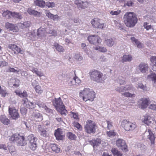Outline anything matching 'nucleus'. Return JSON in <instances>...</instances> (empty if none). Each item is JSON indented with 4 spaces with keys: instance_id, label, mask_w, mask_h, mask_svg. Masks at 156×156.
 <instances>
[{
    "instance_id": "4c0bfd02",
    "label": "nucleus",
    "mask_w": 156,
    "mask_h": 156,
    "mask_svg": "<svg viewBox=\"0 0 156 156\" xmlns=\"http://www.w3.org/2000/svg\"><path fill=\"white\" fill-rule=\"evenodd\" d=\"M148 78L151 79L154 83H156V74L154 73H152L148 76Z\"/></svg>"
},
{
    "instance_id": "f8f14e48",
    "label": "nucleus",
    "mask_w": 156,
    "mask_h": 156,
    "mask_svg": "<svg viewBox=\"0 0 156 156\" xmlns=\"http://www.w3.org/2000/svg\"><path fill=\"white\" fill-rule=\"evenodd\" d=\"M9 116L12 119L16 120L20 117L17 111L14 108L9 107Z\"/></svg>"
},
{
    "instance_id": "2f4dec72",
    "label": "nucleus",
    "mask_w": 156,
    "mask_h": 156,
    "mask_svg": "<svg viewBox=\"0 0 156 156\" xmlns=\"http://www.w3.org/2000/svg\"><path fill=\"white\" fill-rule=\"evenodd\" d=\"M51 147L52 150L56 153H59L60 151V148L58 145L55 144H52L51 145Z\"/></svg>"
},
{
    "instance_id": "7ed1b4c3",
    "label": "nucleus",
    "mask_w": 156,
    "mask_h": 156,
    "mask_svg": "<svg viewBox=\"0 0 156 156\" xmlns=\"http://www.w3.org/2000/svg\"><path fill=\"white\" fill-rule=\"evenodd\" d=\"M80 96L85 101L88 100L92 101L95 97V94L93 91L90 90L89 88H86L82 91L80 92Z\"/></svg>"
},
{
    "instance_id": "603ef678",
    "label": "nucleus",
    "mask_w": 156,
    "mask_h": 156,
    "mask_svg": "<svg viewBox=\"0 0 156 156\" xmlns=\"http://www.w3.org/2000/svg\"><path fill=\"white\" fill-rule=\"evenodd\" d=\"M134 3L130 0H127L126 2L124 3V6H127L128 7L132 6L134 5Z\"/></svg>"
},
{
    "instance_id": "5fc2aeb1",
    "label": "nucleus",
    "mask_w": 156,
    "mask_h": 156,
    "mask_svg": "<svg viewBox=\"0 0 156 156\" xmlns=\"http://www.w3.org/2000/svg\"><path fill=\"white\" fill-rule=\"evenodd\" d=\"M115 90L119 92H122L125 91L126 89L124 86L118 87L115 88Z\"/></svg>"
},
{
    "instance_id": "09e8293b",
    "label": "nucleus",
    "mask_w": 156,
    "mask_h": 156,
    "mask_svg": "<svg viewBox=\"0 0 156 156\" xmlns=\"http://www.w3.org/2000/svg\"><path fill=\"white\" fill-rule=\"evenodd\" d=\"M9 152L12 155L14 156L16 153L15 148L13 146H11L9 148Z\"/></svg>"
},
{
    "instance_id": "cd10ccee",
    "label": "nucleus",
    "mask_w": 156,
    "mask_h": 156,
    "mask_svg": "<svg viewBox=\"0 0 156 156\" xmlns=\"http://www.w3.org/2000/svg\"><path fill=\"white\" fill-rule=\"evenodd\" d=\"M141 101H142L141 104V108L144 109L147 108L148 105V101L146 98L141 99Z\"/></svg>"
},
{
    "instance_id": "13d9d810",
    "label": "nucleus",
    "mask_w": 156,
    "mask_h": 156,
    "mask_svg": "<svg viewBox=\"0 0 156 156\" xmlns=\"http://www.w3.org/2000/svg\"><path fill=\"white\" fill-rule=\"evenodd\" d=\"M74 77L73 78H70L68 80V84L69 86L75 85V82Z\"/></svg>"
},
{
    "instance_id": "8fccbe9b",
    "label": "nucleus",
    "mask_w": 156,
    "mask_h": 156,
    "mask_svg": "<svg viewBox=\"0 0 156 156\" xmlns=\"http://www.w3.org/2000/svg\"><path fill=\"white\" fill-rule=\"evenodd\" d=\"M48 33L50 36H55L57 35V31L53 30H50L47 31Z\"/></svg>"
},
{
    "instance_id": "3c124183",
    "label": "nucleus",
    "mask_w": 156,
    "mask_h": 156,
    "mask_svg": "<svg viewBox=\"0 0 156 156\" xmlns=\"http://www.w3.org/2000/svg\"><path fill=\"white\" fill-rule=\"evenodd\" d=\"M74 58L77 60L81 61L83 60V57L80 54L77 53L75 54Z\"/></svg>"
},
{
    "instance_id": "c756f323",
    "label": "nucleus",
    "mask_w": 156,
    "mask_h": 156,
    "mask_svg": "<svg viewBox=\"0 0 156 156\" xmlns=\"http://www.w3.org/2000/svg\"><path fill=\"white\" fill-rule=\"evenodd\" d=\"M30 68V70L33 73H35L37 76L41 77L43 76V73H41V72L38 71V69L37 68L32 67Z\"/></svg>"
},
{
    "instance_id": "de8ad7c7",
    "label": "nucleus",
    "mask_w": 156,
    "mask_h": 156,
    "mask_svg": "<svg viewBox=\"0 0 156 156\" xmlns=\"http://www.w3.org/2000/svg\"><path fill=\"white\" fill-rule=\"evenodd\" d=\"M44 30L42 28H39L37 31V35L39 37L44 35Z\"/></svg>"
},
{
    "instance_id": "1a4fd4ad",
    "label": "nucleus",
    "mask_w": 156,
    "mask_h": 156,
    "mask_svg": "<svg viewBox=\"0 0 156 156\" xmlns=\"http://www.w3.org/2000/svg\"><path fill=\"white\" fill-rule=\"evenodd\" d=\"M117 146L120 149L124 152H127L128 149L124 140L122 139H119L116 141Z\"/></svg>"
},
{
    "instance_id": "412c9836",
    "label": "nucleus",
    "mask_w": 156,
    "mask_h": 156,
    "mask_svg": "<svg viewBox=\"0 0 156 156\" xmlns=\"http://www.w3.org/2000/svg\"><path fill=\"white\" fill-rule=\"evenodd\" d=\"M142 120L145 124L149 125L152 123L153 121V119L150 116L147 115L144 117V118L142 119Z\"/></svg>"
},
{
    "instance_id": "a19ab883",
    "label": "nucleus",
    "mask_w": 156,
    "mask_h": 156,
    "mask_svg": "<svg viewBox=\"0 0 156 156\" xmlns=\"http://www.w3.org/2000/svg\"><path fill=\"white\" fill-rule=\"evenodd\" d=\"M122 95L125 97L133 98L135 97V94H131L129 92H126L122 94Z\"/></svg>"
},
{
    "instance_id": "864d4df0",
    "label": "nucleus",
    "mask_w": 156,
    "mask_h": 156,
    "mask_svg": "<svg viewBox=\"0 0 156 156\" xmlns=\"http://www.w3.org/2000/svg\"><path fill=\"white\" fill-rule=\"evenodd\" d=\"M45 5L48 8H53L55 7V4L53 2H47L46 3Z\"/></svg>"
},
{
    "instance_id": "5701e85b",
    "label": "nucleus",
    "mask_w": 156,
    "mask_h": 156,
    "mask_svg": "<svg viewBox=\"0 0 156 156\" xmlns=\"http://www.w3.org/2000/svg\"><path fill=\"white\" fill-rule=\"evenodd\" d=\"M34 4L36 6L43 8L45 6L46 3L43 0H36L34 1Z\"/></svg>"
},
{
    "instance_id": "f3484780",
    "label": "nucleus",
    "mask_w": 156,
    "mask_h": 156,
    "mask_svg": "<svg viewBox=\"0 0 156 156\" xmlns=\"http://www.w3.org/2000/svg\"><path fill=\"white\" fill-rule=\"evenodd\" d=\"M23 103L24 106L29 109H32L34 108L36 106L34 103H32L28 101L27 98H23Z\"/></svg>"
},
{
    "instance_id": "a18cd8bd",
    "label": "nucleus",
    "mask_w": 156,
    "mask_h": 156,
    "mask_svg": "<svg viewBox=\"0 0 156 156\" xmlns=\"http://www.w3.org/2000/svg\"><path fill=\"white\" fill-rule=\"evenodd\" d=\"M95 49L98 50L100 52H105L107 51L106 48L104 47L97 46L95 48Z\"/></svg>"
},
{
    "instance_id": "e2e57ef3",
    "label": "nucleus",
    "mask_w": 156,
    "mask_h": 156,
    "mask_svg": "<svg viewBox=\"0 0 156 156\" xmlns=\"http://www.w3.org/2000/svg\"><path fill=\"white\" fill-rule=\"evenodd\" d=\"M13 51H14V53L15 54L18 53L22 54L23 52V51L20 48H18L17 45L16 46V48H15L14 50Z\"/></svg>"
},
{
    "instance_id": "72a5a7b5",
    "label": "nucleus",
    "mask_w": 156,
    "mask_h": 156,
    "mask_svg": "<svg viewBox=\"0 0 156 156\" xmlns=\"http://www.w3.org/2000/svg\"><path fill=\"white\" fill-rule=\"evenodd\" d=\"M0 121L2 123L5 125H8L9 122L8 119L6 118L4 116H2L0 117Z\"/></svg>"
},
{
    "instance_id": "473e14b6",
    "label": "nucleus",
    "mask_w": 156,
    "mask_h": 156,
    "mask_svg": "<svg viewBox=\"0 0 156 156\" xmlns=\"http://www.w3.org/2000/svg\"><path fill=\"white\" fill-rule=\"evenodd\" d=\"M111 151L114 156H122V154L116 148H112Z\"/></svg>"
},
{
    "instance_id": "4be33fe9",
    "label": "nucleus",
    "mask_w": 156,
    "mask_h": 156,
    "mask_svg": "<svg viewBox=\"0 0 156 156\" xmlns=\"http://www.w3.org/2000/svg\"><path fill=\"white\" fill-rule=\"evenodd\" d=\"M62 134V132L61 130L59 129H58L55 130L54 135L57 140H62L63 138Z\"/></svg>"
},
{
    "instance_id": "e433bc0d",
    "label": "nucleus",
    "mask_w": 156,
    "mask_h": 156,
    "mask_svg": "<svg viewBox=\"0 0 156 156\" xmlns=\"http://www.w3.org/2000/svg\"><path fill=\"white\" fill-rule=\"evenodd\" d=\"M117 82L120 85H124L126 84V81L124 80V78L122 77H119L116 80Z\"/></svg>"
},
{
    "instance_id": "a878e982",
    "label": "nucleus",
    "mask_w": 156,
    "mask_h": 156,
    "mask_svg": "<svg viewBox=\"0 0 156 156\" xmlns=\"http://www.w3.org/2000/svg\"><path fill=\"white\" fill-rule=\"evenodd\" d=\"M132 57L130 55H123L121 62H130L132 60Z\"/></svg>"
},
{
    "instance_id": "6e6552de",
    "label": "nucleus",
    "mask_w": 156,
    "mask_h": 156,
    "mask_svg": "<svg viewBox=\"0 0 156 156\" xmlns=\"http://www.w3.org/2000/svg\"><path fill=\"white\" fill-rule=\"evenodd\" d=\"M88 40L90 43L95 45H99L102 41L101 39L99 36L95 35L89 36Z\"/></svg>"
},
{
    "instance_id": "20e7f679",
    "label": "nucleus",
    "mask_w": 156,
    "mask_h": 156,
    "mask_svg": "<svg viewBox=\"0 0 156 156\" xmlns=\"http://www.w3.org/2000/svg\"><path fill=\"white\" fill-rule=\"evenodd\" d=\"M9 140L11 142H16L18 146H25L27 144V141L25 140L24 136H21L19 134L13 135L9 138Z\"/></svg>"
},
{
    "instance_id": "423d86ee",
    "label": "nucleus",
    "mask_w": 156,
    "mask_h": 156,
    "mask_svg": "<svg viewBox=\"0 0 156 156\" xmlns=\"http://www.w3.org/2000/svg\"><path fill=\"white\" fill-rule=\"evenodd\" d=\"M27 139L29 141L30 148L33 151L35 150L37 148V138L33 134H31L27 137Z\"/></svg>"
},
{
    "instance_id": "052dcab7",
    "label": "nucleus",
    "mask_w": 156,
    "mask_h": 156,
    "mask_svg": "<svg viewBox=\"0 0 156 156\" xmlns=\"http://www.w3.org/2000/svg\"><path fill=\"white\" fill-rule=\"evenodd\" d=\"M38 129L40 134L46 130L43 125H39L38 126Z\"/></svg>"
},
{
    "instance_id": "7c9ffc66",
    "label": "nucleus",
    "mask_w": 156,
    "mask_h": 156,
    "mask_svg": "<svg viewBox=\"0 0 156 156\" xmlns=\"http://www.w3.org/2000/svg\"><path fill=\"white\" fill-rule=\"evenodd\" d=\"M131 40L133 42L135 43L138 48H141L143 46L142 44L140 43L137 39H135L134 37H131Z\"/></svg>"
},
{
    "instance_id": "aec40b11",
    "label": "nucleus",
    "mask_w": 156,
    "mask_h": 156,
    "mask_svg": "<svg viewBox=\"0 0 156 156\" xmlns=\"http://www.w3.org/2000/svg\"><path fill=\"white\" fill-rule=\"evenodd\" d=\"M115 39L114 38L108 37L106 38L105 43L108 47H112L115 43Z\"/></svg>"
},
{
    "instance_id": "f03ea898",
    "label": "nucleus",
    "mask_w": 156,
    "mask_h": 156,
    "mask_svg": "<svg viewBox=\"0 0 156 156\" xmlns=\"http://www.w3.org/2000/svg\"><path fill=\"white\" fill-rule=\"evenodd\" d=\"M90 73V79L97 83H102L106 78L105 75L97 70L93 71Z\"/></svg>"
},
{
    "instance_id": "a211bd4d",
    "label": "nucleus",
    "mask_w": 156,
    "mask_h": 156,
    "mask_svg": "<svg viewBox=\"0 0 156 156\" xmlns=\"http://www.w3.org/2000/svg\"><path fill=\"white\" fill-rule=\"evenodd\" d=\"M75 3L78 8L85 9L87 7L88 3L87 2L81 1V0L75 1Z\"/></svg>"
},
{
    "instance_id": "ea45409f",
    "label": "nucleus",
    "mask_w": 156,
    "mask_h": 156,
    "mask_svg": "<svg viewBox=\"0 0 156 156\" xmlns=\"http://www.w3.org/2000/svg\"><path fill=\"white\" fill-rule=\"evenodd\" d=\"M34 89L36 92L39 94H41L43 92V90H42L41 86L39 85L34 87Z\"/></svg>"
},
{
    "instance_id": "0eeeda50",
    "label": "nucleus",
    "mask_w": 156,
    "mask_h": 156,
    "mask_svg": "<svg viewBox=\"0 0 156 156\" xmlns=\"http://www.w3.org/2000/svg\"><path fill=\"white\" fill-rule=\"evenodd\" d=\"M122 127L126 131H132L137 127L135 122H132L126 120H123L121 122Z\"/></svg>"
},
{
    "instance_id": "6ab92c4d",
    "label": "nucleus",
    "mask_w": 156,
    "mask_h": 156,
    "mask_svg": "<svg viewBox=\"0 0 156 156\" xmlns=\"http://www.w3.org/2000/svg\"><path fill=\"white\" fill-rule=\"evenodd\" d=\"M139 69L141 72L143 73L147 72L148 70V65L144 63H141L139 66Z\"/></svg>"
},
{
    "instance_id": "58836bf2",
    "label": "nucleus",
    "mask_w": 156,
    "mask_h": 156,
    "mask_svg": "<svg viewBox=\"0 0 156 156\" xmlns=\"http://www.w3.org/2000/svg\"><path fill=\"white\" fill-rule=\"evenodd\" d=\"M57 110L62 115H66L67 111L65 109V106H63V107L60 108L59 109H57Z\"/></svg>"
},
{
    "instance_id": "b1692460",
    "label": "nucleus",
    "mask_w": 156,
    "mask_h": 156,
    "mask_svg": "<svg viewBox=\"0 0 156 156\" xmlns=\"http://www.w3.org/2000/svg\"><path fill=\"white\" fill-rule=\"evenodd\" d=\"M16 94L21 98H26L27 97V93L26 91H24L23 92H22L20 90H16L15 91Z\"/></svg>"
},
{
    "instance_id": "c9c22d12",
    "label": "nucleus",
    "mask_w": 156,
    "mask_h": 156,
    "mask_svg": "<svg viewBox=\"0 0 156 156\" xmlns=\"http://www.w3.org/2000/svg\"><path fill=\"white\" fill-rule=\"evenodd\" d=\"M35 105H37L40 108H43L45 105L40 100H37L34 102Z\"/></svg>"
},
{
    "instance_id": "79ce46f5",
    "label": "nucleus",
    "mask_w": 156,
    "mask_h": 156,
    "mask_svg": "<svg viewBox=\"0 0 156 156\" xmlns=\"http://www.w3.org/2000/svg\"><path fill=\"white\" fill-rule=\"evenodd\" d=\"M54 45L56 49L59 52H62L63 51L64 49L60 45L58 44H54Z\"/></svg>"
},
{
    "instance_id": "f257e3e1",
    "label": "nucleus",
    "mask_w": 156,
    "mask_h": 156,
    "mask_svg": "<svg viewBox=\"0 0 156 156\" xmlns=\"http://www.w3.org/2000/svg\"><path fill=\"white\" fill-rule=\"evenodd\" d=\"M124 22L126 26L129 27H134L137 22L138 20L135 13L128 12L124 16Z\"/></svg>"
},
{
    "instance_id": "9b49d317",
    "label": "nucleus",
    "mask_w": 156,
    "mask_h": 156,
    "mask_svg": "<svg viewBox=\"0 0 156 156\" xmlns=\"http://www.w3.org/2000/svg\"><path fill=\"white\" fill-rule=\"evenodd\" d=\"M52 102L53 105L56 110L59 109L60 108L65 106L60 97L57 98H55V100H53Z\"/></svg>"
},
{
    "instance_id": "4468645a",
    "label": "nucleus",
    "mask_w": 156,
    "mask_h": 156,
    "mask_svg": "<svg viewBox=\"0 0 156 156\" xmlns=\"http://www.w3.org/2000/svg\"><path fill=\"white\" fill-rule=\"evenodd\" d=\"M5 27L9 31L12 32H17L19 30L18 28L16 25L8 22L5 23Z\"/></svg>"
},
{
    "instance_id": "338daca9",
    "label": "nucleus",
    "mask_w": 156,
    "mask_h": 156,
    "mask_svg": "<svg viewBox=\"0 0 156 156\" xmlns=\"http://www.w3.org/2000/svg\"><path fill=\"white\" fill-rule=\"evenodd\" d=\"M74 125L75 127L77 128L78 129L80 130L82 129V126L79 123L77 122H74Z\"/></svg>"
},
{
    "instance_id": "dca6fc26",
    "label": "nucleus",
    "mask_w": 156,
    "mask_h": 156,
    "mask_svg": "<svg viewBox=\"0 0 156 156\" xmlns=\"http://www.w3.org/2000/svg\"><path fill=\"white\" fill-rule=\"evenodd\" d=\"M27 12L29 14L35 17H40L42 15V12H38L30 8H29L27 10Z\"/></svg>"
},
{
    "instance_id": "6e6d98bb",
    "label": "nucleus",
    "mask_w": 156,
    "mask_h": 156,
    "mask_svg": "<svg viewBox=\"0 0 156 156\" xmlns=\"http://www.w3.org/2000/svg\"><path fill=\"white\" fill-rule=\"evenodd\" d=\"M44 106L43 108L45 111L46 112L49 114H53V113L54 112H55L54 110L48 108L46 105Z\"/></svg>"
},
{
    "instance_id": "39448f33",
    "label": "nucleus",
    "mask_w": 156,
    "mask_h": 156,
    "mask_svg": "<svg viewBox=\"0 0 156 156\" xmlns=\"http://www.w3.org/2000/svg\"><path fill=\"white\" fill-rule=\"evenodd\" d=\"M96 124L94 121L88 120L86 122L84 129L86 132L88 134H94L96 132Z\"/></svg>"
},
{
    "instance_id": "393cba45",
    "label": "nucleus",
    "mask_w": 156,
    "mask_h": 156,
    "mask_svg": "<svg viewBox=\"0 0 156 156\" xmlns=\"http://www.w3.org/2000/svg\"><path fill=\"white\" fill-rule=\"evenodd\" d=\"M46 15L49 18L52 19L54 21H58L59 19V17L57 15H54L50 12H47Z\"/></svg>"
},
{
    "instance_id": "9d476101",
    "label": "nucleus",
    "mask_w": 156,
    "mask_h": 156,
    "mask_svg": "<svg viewBox=\"0 0 156 156\" xmlns=\"http://www.w3.org/2000/svg\"><path fill=\"white\" fill-rule=\"evenodd\" d=\"M144 136H147V138L151 141V144L154 145L155 139L154 134L150 129L147 130L144 133Z\"/></svg>"
},
{
    "instance_id": "f704fd0d",
    "label": "nucleus",
    "mask_w": 156,
    "mask_h": 156,
    "mask_svg": "<svg viewBox=\"0 0 156 156\" xmlns=\"http://www.w3.org/2000/svg\"><path fill=\"white\" fill-rule=\"evenodd\" d=\"M67 136L70 140H76V135L71 132H69L67 134Z\"/></svg>"
},
{
    "instance_id": "680f3d73",
    "label": "nucleus",
    "mask_w": 156,
    "mask_h": 156,
    "mask_svg": "<svg viewBox=\"0 0 156 156\" xmlns=\"http://www.w3.org/2000/svg\"><path fill=\"white\" fill-rule=\"evenodd\" d=\"M78 115V114L77 113H75L74 112H71L70 115L71 117H73L74 119L77 120L79 119Z\"/></svg>"
},
{
    "instance_id": "4d7b16f0",
    "label": "nucleus",
    "mask_w": 156,
    "mask_h": 156,
    "mask_svg": "<svg viewBox=\"0 0 156 156\" xmlns=\"http://www.w3.org/2000/svg\"><path fill=\"white\" fill-rule=\"evenodd\" d=\"M13 86L15 87H17L20 85V81L17 79H16L13 80Z\"/></svg>"
},
{
    "instance_id": "bb28decb",
    "label": "nucleus",
    "mask_w": 156,
    "mask_h": 156,
    "mask_svg": "<svg viewBox=\"0 0 156 156\" xmlns=\"http://www.w3.org/2000/svg\"><path fill=\"white\" fill-rule=\"evenodd\" d=\"M101 143V140L100 139L97 138L96 140H93L90 141V144L92 145L94 148L95 146L99 145Z\"/></svg>"
},
{
    "instance_id": "37998d69",
    "label": "nucleus",
    "mask_w": 156,
    "mask_h": 156,
    "mask_svg": "<svg viewBox=\"0 0 156 156\" xmlns=\"http://www.w3.org/2000/svg\"><path fill=\"white\" fill-rule=\"evenodd\" d=\"M12 17L21 19L22 18V16L20 13L14 12L13 13Z\"/></svg>"
},
{
    "instance_id": "bf43d9fd",
    "label": "nucleus",
    "mask_w": 156,
    "mask_h": 156,
    "mask_svg": "<svg viewBox=\"0 0 156 156\" xmlns=\"http://www.w3.org/2000/svg\"><path fill=\"white\" fill-rule=\"evenodd\" d=\"M103 123L104 124L105 123V124H107V128L108 129H110L112 126V122L110 121L107 120L106 123H105V122H104Z\"/></svg>"
},
{
    "instance_id": "c03bdc74",
    "label": "nucleus",
    "mask_w": 156,
    "mask_h": 156,
    "mask_svg": "<svg viewBox=\"0 0 156 156\" xmlns=\"http://www.w3.org/2000/svg\"><path fill=\"white\" fill-rule=\"evenodd\" d=\"M136 87L137 88H140L143 90H147L146 87L141 83H138Z\"/></svg>"
},
{
    "instance_id": "774afa93",
    "label": "nucleus",
    "mask_w": 156,
    "mask_h": 156,
    "mask_svg": "<svg viewBox=\"0 0 156 156\" xmlns=\"http://www.w3.org/2000/svg\"><path fill=\"white\" fill-rule=\"evenodd\" d=\"M20 111L22 115H24L27 113V109L24 107H22L20 108Z\"/></svg>"
},
{
    "instance_id": "69168bd1",
    "label": "nucleus",
    "mask_w": 156,
    "mask_h": 156,
    "mask_svg": "<svg viewBox=\"0 0 156 156\" xmlns=\"http://www.w3.org/2000/svg\"><path fill=\"white\" fill-rule=\"evenodd\" d=\"M7 72H13L15 73H18L19 71L13 68H11L10 67L9 69L7 70Z\"/></svg>"
},
{
    "instance_id": "c85d7f7f",
    "label": "nucleus",
    "mask_w": 156,
    "mask_h": 156,
    "mask_svg": "<svg viewBox=\"0 0 156 156\" xmlns=\"http://www.w3.org/2000/svg\"><path fill=\"white\" fill-rule=\"evenodd\" d=\"M150 61L153 64L152 69L154 71L156 72V56H151Z\"/></svg>"
},
{
    "instance_id": "49530a36",
    "label": "nucleus",
    "mask_w": 156,
    "mask_h": 156,
    "mask_svg": "<svg viewBox=\"0 0 156 156\" xmlns=\"http://www.w3.org/2000/svg\"><path fill=\"white\" fill-rule=\"evenodd\" d=\"M143 26L144 28L147 30L151 29L152 28V27L151 24L147 22H145L144 23Z\"/></svg>"
},
{
    "instance_id": "0e129e2a",
    "label": "nucleus",
    "mask_w": 156,
    "mask_h": 156,
    "mask_svg": "<svg viewBox=\"0 0 156 156\" xmlns=\"http://www.w3.org/2000/svg\"><path fill=\"white\" fill-rule=\"evenodd\" d=\"M125 91L127 90H133L134 89V87L131 85H127L125 86Z\"/></svg>"
},
{
    "instance_id": "2eb2a0df",
    "label": "nucleus",
    "mask_w": 156,
    "mask_h": 156,
    "mask_svg": "<svg viewBox=\"0 0 156 156\" xmlns=\"http://www.w3.org/2000/svg\"><path fill=\"white\" fill-rule=\"evenodd\" d=\"M32 118L36 122H41L43 119L42 114L36 111H34L32 113Z\"/></svg>"
},
{
    "instance_id": "ddd939ff",
    "label": "nucleus",
    "mask_w": 156,
    "mask_h": 156,
    "mask_svg": "<svg viewBox=\"0 0 156 156\" xmlns=\"http://www.w3.org/2000/svg\"><path fill=\"white\" fill-rule=\"evenodd\" d=\"M91 23L93 27L95 28L102 29L104 26L103 23H101L100 20L96 18L92 20Z\"/></svg>"
}]
</instances>
